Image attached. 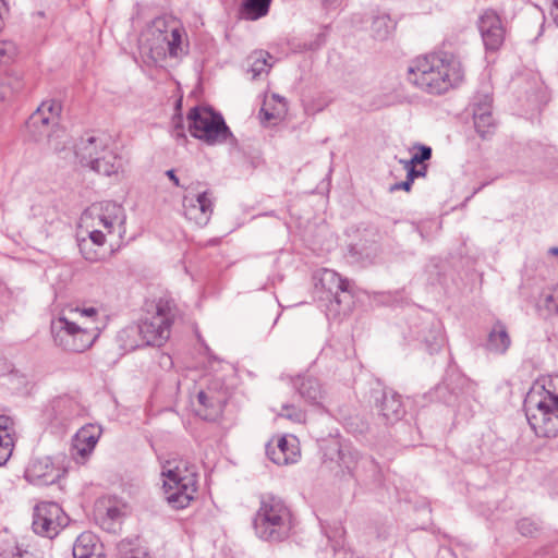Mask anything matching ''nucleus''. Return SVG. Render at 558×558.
Segmentation results:
<instances>
[{
  "label": "nucleus",
  "instance_id": "obj_28",
  "mask_svg": "<svg viewBox=\"0 0 558 558\" xmlns=\"http://www.w3.org/2000/svg\"><path fill=\"white\" fill-rule=\"evenodd\" d=\"M98 550V538L92 532L80 534L73 544L74 558H101Z\"/></svg>",
  "mask_w": 558,
  "mask_h": 558
},
{
  "label": "nucleus",
  "instance_id": "obj_31",
  "mask_svg": "<svg viewBox=\"0 0 558 558\" xmlns=\"http://www.w3.org/2000/svg\"><path fill=\"white\" fill-rule=\"evenodd\" d=\"M117 342L124 352H130L146 345L137 325H130L120 330L117 335Z\"/></svg>",
  "mask_w": 558,
  "mask_h": 558
},
{
  "label": "nucleus",
  "instance_id": "obj_51",
  "mask_svg": "<svg viewBox=\"0 0 558 558\" xmlns=\"http://www.w3.org/2000/svg\"><path fill=\"white\" fill-rule=\"evenodd\" d=\"M411 186H412V182H410L409 179L407 178L405 181L392 184L389 187V191L395 192V191H399V190H404V191L409 192L411 190Z\"/></svg>",
  "mask_w": 558,
  "mask_h": 558
},
{
  "label": "nucleus",
  "instance_id": "obj_33",
  "mask_svg": "<svg viewBox=\"0 0 558 558\" xmlns=\"http://www.w3.org/2000/svg\"><path fill=\"white\" fill-rule=\"evenodd\" d=\"M125 515V505H112L107 508L105 515L101 517L100 524L108 532H116L118 524L122 522Z\"/></svg>",
  "mask_w": 558,
  "mask_h": 558
},
{
  "label": "nucleus",
  "instance_id": "obj_20",
  "mask_svg": "<svg viewBox=\"0 0 558 558\" xmlns=\"http://www.w3.org/2000/svg\"><path fill=\"white\" fill-rule=\"evenodd\" d=\"M165 498L173 509H184L194 499L197 492V480H191L189 476L185 482L177 485L163 483Z\"/></svg>",
  "mask_w": 558,
  "mask_h": 558
},
{
  "label": "nucleus",
  "instance_id": "obj_26",
  "mask_svg": "<svg viewBox=\"0 0 558 558\" xmlns=\"http://www.w3.org/2000/svg\"><path fill=\"white\" fill-rule=\"evenodd\" d=\"M87 233H88V238H78L77 239V244H78L81 254L83 255V257L86 260H88L90 263H96V262L102 260L104 259L102 255L97 250L93 248V245L100 247L105 244V242H106L105 232L100 229H93V230H88Z\"/></svg>",
  "mask_w": 558,
  "mask_h": 558
},
{
  "label": "nucleus",
  "instance_id": "obj_10",
  "mask_svg": "<svg viewBox=\"0 0 558 558\" xmlns=\"http://www.w3.org/2000/svg\"><path fill=\"white\" fill-rule=\"evenodd\" d=\"M172 308L167 301L160 300L156 304V311L148 314L140 325H137L144 343L146 345H162L170 337V327L173 323Z\"/></svg>",
  "mask_w": 558,
  "mask_h": 558
},
{
  "label": "nucleus",
  "instance_id": "obj_36",
  "mask_svg": "<svg viewBox=\"0 0 558 558\" xmlns=\"http://www.w3.org/2000/svg\"><path fill=\"white\" fill-rule=\"evenodd\" d=\"M22 87V81L17 76L0 75V104L10 101Z\"/></svg>",
  "mask_w": 558,
  "mask_h": 558
},
{
  "label": "nucleus",
  "instance_id": "obj_13",
  "mask_svg": "<svg viewBox=\"0 0 558 558\" xmlns=\"http://www.w3.org/2000/svg\"><path fill=\"white\" fill-rule=\"evenodd\" d=\"M61 121L41 117L39 113H32L26 121V129L35 142L46 141L56 151L63 148V142L57 141L64 136Z\"/></svg>",
  "mask_w": 558,
  "mask_h": 558
},
{
  "label": "nucleus",
  "instance_id": "obj_57",
  "mask_svg": "<svg viewBox=\"0 0 558 558\" xmlns=\"http://www.w3.org/2000/svg\"><path fill=\"white\" fill-rule=\"evenodd\" d=\"M549 253L553 254V255H558V247H551L549 250Z\"/></svg>",
  "mask_w": 558,
  "mask_h": 558
},
{
  "label": "nucleus",
  "instance_id": "obj_45",
  "mask_svg": "<svg viewBox=\"0 0 558 558\" xmlns=\"http://www.w3.org/2000/svg\"><path fill=\"white\" fill-rule=\"evenodd\" d=\"M10 418L8 416H0V442H8V447L13 451V438L9 432Z\"/></svg>",
  "mask_w": 558,
  "mask_h": 558
},
{
  "label": "nucleus",
  "instance_id": "obj_12",
  "mask_svg": "<svg viewBox=\"0 0 558 558\" xmlns=\"http://www.w3.org/2000/svg\"><path fill=\"white\" fill-rule=\"evenodd\" d=\"M409 337L429 354L438 352L445 343L441 323L433 316L411 325Z\"/></svg>",
  "mask_w": 558,
  "mask_h": 558
},
{
  "label": "nucleus",
  "instance_id": "obj_43",
  "mask_svg": "<svg viewBox=\"0 0 558 558\" xmlns=\"http://www.w3.org/2000/svg\"><path fill=\"white\" fill-rule=\"evenodd\" d=\"M492 100L493 99L489 94H478L477 96H475L473 104V114L480 112L492 114Z\"/></svg>",
  "mask_w": 558,
  "mask_h": 558
},
{
  "label": "nucleus",
  "instance_id": "obj_19",
  "mask_svg": "<svg viewBox=\"0 0 558 558\" xmlns=\"http://www.w3.org/2000/svg\"><path fill=\"white\" fill-rule=\"evenodd\" d=\"M268 458L278 465L294 463L299 457L298 440L293 436H280L266 447Z\"/></svg>",
  "mask_w": 558,
  "mask_h": 558
},
{
  "label": "nucleus",
  "instance_id": "obj_46",
  "mask_svg": "<svg viewBox=\"0 0 558 558\" xmlns=\"http://www.w3.org/2000/svg\"><path fill=\"white\" fill-rule=\"evenodd\" d=\"M172 123H173V128H172V132H171L172 137L179 144L184 143L186 141V135L184 133V128L182 124V117L180 114L173 117Z\"/></svg>",
  "mask_w": 558,
  "mask_h": 558
},
{
  "label": "nucleus",
  "instance_id": "obj_4",
  "mask_svg": "<svg viewBox=\"0 0 558 558\" xmlns=\"http://www.w3.org/2000/svg\"><path fill=\"white\" fill-rule=\"evenodd\" d=\"M183 33V28L173 21L157 17L143 34L140 40L141 49L155 61L167 56L178 58L184 52L182 47Z\"/></svg>",
  "mask_w": 558,
  "mask_h": 558
},
{
  "label": "nucleus",
  "instance_id": "obj_3",
  "mask_svg": "<svg viewBox=\"0 0 558 558\" xmlns=\"http://www.w3.org/2000/svg\"><path fill=\"white\" fill-rule=\"evenodd\" d=\"M253 526L260 539L281 542L288 538L292 531V513L281 498L271 494L262 495Z\"/></svg>",
  "mask_w": 558,
  "mask_h": 558
},
{
  "label": "nucleus",
  "instance_id": "obj_47",
  "mask_svg": "<svg viewBox=\"0 0 558 558\" xmlns=\"http://www.w3.org/2000/svg\"><path fill=\"white\" fill-rule=\"evenodd\" d=\"M403 168L407 170V178L412 183L416 178L425 177L427 170L426 165L416 168V166L403 163Z\"/></svg>",
  "mask_w": 558,
  "mask_h": 558
},
{
  "label": "nucleus",
  "instance_id": "obj_34",
  "mask_svg": "<svg viewBox=\"0 0 558 558\" xmlns=\"http://www.w3.org/2000/svg\"><path fill=\"white\" fill-rule=\"evenodd\" d=\"M396 28V22L388 14H379L373 19L372 33L379 40L387 39Z\"/></svg>",
  "mask_w": 558,
  "mask_h": 558
},
{
  "label": "nucleus",
  "instance_id": "obj_22",
  "mask_svg": "<svg viewBox=\"0 0 558 558\" xmlns=\"http://www.w3.org/2000/svg\"><path fill=\"white\" fill-rule=\"evenodd\" d=\"M109 138L105 135L82 137L75 145V156L84 167H92L96 157L109 147Z\"/></svg>",
  "mask_w": 558,
  "mask_h": 558
},
{
  "label": "nucleus",
  "instance_id": "obj_16",
  "mask_svg": "<svg viewBox=\"0 0 558 558\" xmlns=\"http://www.w3.org/2000/svg\"><path fill=\"white\" fill-rule=\"evenodd\" d=\"M182 207L185 218L198 227H205L214 213V197L209 191L198 193L196 196L185 194L182 197Z\"/></svg>",
  "mask_w": 558,
  "mask_h": 558
},
{
  "label": "nucleus",
  "instance_id": "obj_37",
  "mask_svg": "<svg viewBox=\"0 0 558 558\" xmlns=\"http://www.w3.org/2000/svg\"><path fill=\"white\" fill-rule=\"evenodd\" d=\"M537 310L545 317L558 314V284L539 298Z\"/></svg>",
  "mask_w": 558,
  "mask_h": 558
},
{
  "label": "nucleus",
  "instance_id": "obj_29",
  "mask_svg": "<svg viewBox=\"0 0 558 558\" xmlns=\"http://www.w3.org/2000/svg\"><path fill=\"white\" fill-rule=\"evenodd\" d=\"M511 339L506 326L497 322L488 333L486 348L488 351L497 354H504L510 347Z\"/></svg>",
  "mask_w": 558,
  "mask_h": 558
},
{
  "label": "nucleus",
  "instance_id": "obj_27",
  "mask_svg": "<svg viewBox=\"0 0 558 558\" xmlns=\"http://www.w3.org/2000/svg\"><path fill=\"white\" fill-rule=\"evenodd\" d=\"M122 168V157L110 147L104 149L102 153L96 157V160H94V163L90 167L95 172L106 177L118 173Z\"/></svg>",
  "mask_w": 558,
  "mask_h": 558
},
{
  "label": "nucleus",
  "instance_id": "obj_8",
  "mask_svg": "<svg viewBox=\"0 0 558 558\" xmlns=\"http://www.w3.org/2000/svg\"><path fill=\"white\" fill-rule=\"evenodd\" d=\"M315 278L316 287L319 286L327 293V315L347 314L352 303L350 282L331 269L319 270Z\"/></svg>",
  "mask_w": 558,
  "mask_h": 558
},
{
  "label": "nucleus",
  "instance_id": "obj_15",
  "mask_svg": "<svg viewBox=\"0 0 558 558\" xmlns=\"http://www.w3.org/2000/svg\"><path fill=\"white\" fill-rule=\"evenodd\" d=\"M228 400V392L219 381H213L197 393V414L204 420H216L221 415Z\"/></svg>",
  "mask_w": 558,
  "mask_h": 558
},
{
  "label": "nucleus",
  "instance_id": "obj_49",
  "mask_svg": "<svg viewBox=\"0 0 558 558\" xmlns=\"http://www.w3.org/2000/svg\"><path fill=\"white\" fill-rule=\"evenodd\" d=\"M287 111V107L282 104V108H275L274 110H268L266 108H262L259 114L263 117L265 121H270L272 119H278Z\"/></svg>",
  "mask_w": 558,
  "mask_h": 558
},
{
  "label": "nucleus",
  "instance_id": "obj_39",
  "mask_svg": "<svg viewBox=\"0 0 558 558\" xmlns=\"http://www.w3.org/2000/svg\"><path fill=\"white\" fill-rule=\"evenodd\" d=\"M474 126L478 135L485 138L487 135H490L495 131V121L493 114L487 113H474Z\"/></svg>",
  "mask_w": 558,
  "mask_h": 558
},
{
  "label": "nucleus",
  "instance_id": "obj_25",
  "mask_svg": "<svg viewBox=\"0 0 558 558\" xmlns=\"http://www.w3.org/2000/svg\"><path fill=\"white\" fill-rule=\"evenodd\" d=\"M80 412L78 404L70 397L54 399L46 411L47 417L56 424H64Z\"/></svg>",
  "mask_w": 558,
  "mask_h": 558
},
{
  "label": "nucleus",
  "instance_id": "obj_40",
  "mask_svg": "<svg viewBox=\"0 0 558 558\" xmlns=\"http://www.w3.org/2000/svg\"><path fill=\"white\" fill-rule=\"evenodd\" d=\"M17 53L19 48L13 40H0V68L13 62Z\"/></svg>",
  "mask_w": 558,
  "mask_h": 558
},
{
  "label": "nucleus",
  "instance_id": "obj_56",
  "mask_svg": "<svg viewBox=\"0 0 558 558\" xmlns=\"http://www.w3.org/2000/svg\"><path fill=\"white\" fill-rule=\"evenodd\" d=\"M125 558H148L146 554L140 551H131Z\"/></svg>",
  "mask_w": 558,
  "mask_h": 558
},
{
  "label": "nucleus",
  "instance_id": "obj_11",
  "mask_svg": "<svg viewBox=\"0 0 558 558\" xmlns=\"http://www.w3.org/2000/svg\"><path fill=\"white\" fill-rule=\"evenodd\" d=\"M68 522V515L57 502H40L34 509L32 526L40 536L53 538Z\"/></svg>",
  "mask_w": 558,
  "mask_h": 558
},
{
  "label": "nucleus",
  "instance_id": "obj_41",
  "mask_svg": "<svg viewBox=\"0 0 558 558\" xmlns=\"http://www.w3.org/2000/svg\"><path fill=\"white\" fill-rule=\"evenodd\" d=\"M279 415L294 423H303L306 418L305 412L293 404H283Z\"/></svg>",
  "mask_w": 558,
  "mask_h": 558
},
{
  "label": "nucleus",
  "instance_id": "obj_44",
  "mask_svg": "<svg viewBox=\"0 0 558 558\" xmlns=\"http://www.w3.org/2000/svg\"><path fill=\"white\" fill-rule=\"evenodd\" d=\"M432 157V148L428 147V146H424V145H421L418 147V151L415 153L410 160H400L401 163H407V165H412V166H416V165H421L430 159Z\"/></svg>",
  "mask_w": 558,
  "mask_h": 558
},
{
  "label": "nucleus",
  "instance_id": "obj_21",
  "mask_svg": "<svg viewBox=\"0 0 558 558\" xmlns=\"http://www.w3.org/2000/svg\"><path fill=\"white\" fill-rule=\"evenodd\" d=\"M376 409L385 423L393 424L400 421L404 413L401 396L391 389H384L375 397Z\"/></svg>",
  "mask_w": 558,
  "mask_h": 558
},
{
  "label": "nucleus",
  "instance_id": "obj_24",
  "mask_svg": "<svg viewBox=\"0 0 558 558\" xmlns=\"http://www.w3.org/2000/svg\"><path fill=\"white\" fill-rule=\"evenodd\" d=\"M293 387L306 403L325 409V391L317 378L311 375L299 376L294 379Z\"/></svg>",
  "mask_w": 558,
  "mask_h": 558
},
{
  "label": "nucleus",
  "instance_id": "obj_54",
  "mask_svg": "<svg viewBox=\"0 0 558 558\" xmlns=\"http://www.w3.org/2000/svg\"><path fill=\"white\" fill-rule=\"evenodd\" d=\"M16 551L12 554V558H33V555L27 550H22L19 547L15 548Z\"/></svg>",
  "mask_w": 558,
  "mask_h": 558
},
{
  "label": "nucleus",
  "instance_id": "obj_18",
  "mask_svg": "<svg viewBox=\"0 0 558 558\" xmlns=\"http://www.w3.org/2000/svg\"><path fill=\"white\" fill-rule=\"evenodd\" d=\"M101 429L99 426L87 424L81 427L72 439L71 457L77 464H84L93 453Z\"/></svg>",
  "mask_w": 558,
  "mask_h": 558
},
{
  "label": "nucleus",
  "instance_id": "obj_35",
  "mask_svg": "<svg viewBox=\"0 0 558 558\" xmlns=\"http://www.w3.org/2000/svg\"><path fill=\"white\" fill-rule=\"evenodd\" d=\"M270 59H272V57L264 50L254 51L250 54V72L252 73L253 78H256L263 73H267L269 71L271 68V64L269 63Z\"/></svg>",
  "mask_w": 558,
  "mask_h": 558
},
{
  "label": "nucleus",
  "instance_id": "obj_5",
  "mask_svg": "<svg viewBox=\"0 0 558 558\" xmlns=\"http://www.w3.org/2000/svg\"><path fill=\"white\" fill-rule=\"evenodd\" d=\"M102 325L72 322L60 316L51 322V335L57 347L68 352L81 353L89 349L99 337Z\"/></svg>",
  "mask_w": 558,
  "mask_h": 558
},
{
  "label": "nucleus",
  "instance_id": "obj_48",
  "mask_svg": "<svg viewBox=\"0 0 558 558\" xmlns=\"http://www.w3.org/2000/svg\"><path fill=\"white\" fill-rule=\"evenodd\" d=\"M518 530L524 536H532L537 527L533 521L524 518L518 522Z\"/></svg>",
  "mask_w": 558,
  "mask_h": 558
},
{
  "label": "nucleus",
  "instance_id": "obj_50",
  "mask_svg": "<svg viewBox=\"0 0 558 558\" xmlns=\"http://www.w3.org/2000/svg\"><path fill=\"white\" fill-rule=\"evenodd\" d=\"M11 449L8 447V442H0V466L3 465L11 457Z\"/></svg>",
  "mask_w": 558,
  "mask_h": 558
},
{
  "label": "nucleus",
  "instance_id": "obj_7",
  "mask_svg": "<svg viewBox=\"0 0 558 558\" xmlns=\"http://www.w3.org/2000/svg\"><path fill=\"white\" fill-rule=\"evenodd\" d=\"M81 219L90 230L100 229L106 235L117 234L122 240L126 233L125 210L116 202L107 201L93 205L84 211Z\"/></svg>",
  "mask_w": 558,
  "mask_h": 558
},
{
  "label": "nucleus",
  "instance_id": "obj_53",
  "mask_svg": "<svg viewBox=\"0 0 558 558\" xmlns=\"http://www.w3.org/2000/svg\"><path fill=\"white\" fill-rule=\"evenodd\" d=\"M553 4L550 8V15L554 20V23L558 26V0H551Z\"/></svg>",
  "mask_w": 558,
  "mask_h": 558
},
{
  "label": "nucleus",
  "instance_id": "obj_42",
  "mask_svg": "<svg viewBox=\"0 0 558 558\" xmlns=\"http://www.w3.org/2000/svg\"><path fill=\"white\" fill-rule=\"evenodd\" d=\"M72 313L80 315V317L83 319L82 323H85L86 325H92L94 322H96L97 324L105 327V324L98 320V310L94 306L82 308L76 307L72 311Z\"/></svg>",
  "mask_w": 558,
  "mask_h": 558
},
{
  "label": "nucleus",
  "instance_id": "obj_1",
  "mask_svg": "<svg viewBox=\"0 0 558 558\" xmlns=\"http://www.w3.org/2000/svg\"><path fill=\"white\" fill-rule=\"evenodd\" d=\"M531 428L538 437L558 436V375L536 380L524 399Z\"/></svg>",
  "mask_w": 558,
  "mask_h": 558
},
{
  "label": "nucleus",
  "instance_id": "obj_14",
  "mask_svg": "<svg viewBox=\"0 0 558 558\" xmlns=\"http://www.w3.org/2000/svg\"><path fill=\"white\" fill-rule=\"evenodd\" d=\"M477 28L486 50L496 51L502 46L506 29L496 11L492 9L483 11L477 20Z\"/></svg>",
  "mask_w": 558,
  "mask_h": 558
},
{
  "label": "nucleus",
  "instance_id": "obj_52",
  "mask_svg": "<svg viewBox=\"0 0 558 558\" xmlns=\"http://www.w3.org/2000/svg\"><path fill=\"white\" fill-rule=\"evenodd\" d=\"M167 178L173 183L174 186L186 189L180 181L174 169H169L165 172Z\"/></svg>",
  "mask_w": 558,
  "mask_h": 558
},
{
  "label": "nucleus",
  "instance_id": "obj_30",
  "mask_svg": "<svg viewBox=\"0 0 558 558\" xmlns=\"http://www.w3.org/2000/svg\"><path fill=\"white\" fill-rule=\"evenodd\" d=\"M339 465L345 469L349 475L355 477L360 463H374L372 459L362 458L356 449L349 445H342L338 450Z\"/></svg>",
  "mask_w": 558,
  "mask_h": 558
},
{
  "label": "nucleus",
  "instance_id": "obj_55",
  "mask_svg": "<svg viewBox=\"0 0 558 558\" xmlns=\"http://www.w3.org/2000/svg\"><path fill=\"white\" fill-rule=\"evenodd\" d=\"M271 98L278 102L277 108H282V104H284L287 106L286 99L283 97H281L280 95L274 94L271 96Z\"/></svg>",
  "mask_w": 558,
  "mask_h": 558
},
{
  "label": "nucleus",
  "instance_id": "obj_38",
  "mask_svg": "<svg viewBox=\"0 0 558 558\" xmlns=\"http://www.w3.org/2000/svg\"><path fill=\"white\" fill-rule=\"evenodd\" d=\"M62 102L57 98H47L40 102L33 113H39L41 117L61 121Z\"/></svg>",
  "mask_w": 558,
  "mask_h": 558
},
{
  "label": "nucleus",
  "instance_id": "obj_32",
  "mask_svg": "<svg viewBox=\"0 0 558 558\" xmlns=\"http://www.w3.org/2000/svg\"><path fill=\"white\" fill-rule=\"evenodd\" d=\"M271 0H244L240 15L246 21H256L268 14Z\"/></svg>",
  "mask_w": 558,
  "mask_h": 558
},
{
  "label": "nucleus",
  "instance_id": "obj_23",
  "mask_svg": "<svg viewBox=\"0 0 558 558\" xmlns=\"http://www.w3.org/2000/svg\"><path fill=\"white\" fill-rule=\"evenodd\" d=\"M161 475L165 477L163 483L177 485L185 482L187 476L197 480V466L185 459L173 458L163 462Z\"/></svg>",
  "mask_w": 558,
  "mask_h": 558
},
{
  "label": "nucleus",
  "instance_id": "obj_17",
  "mask_svg": "<svg viewBox=\"0 0 558 558\" xmlns=\"http://www.w3.org/2000/svg\"><path fill=\"white\" fill-rule=\"evenodd\" d=\"M63 470L57 466L50 457H35L25 470V478L34 485L47 486L54 484L62 475Z\"/></svg>",
  "mask_w": 558,
  "mask_h": 558
},
{
  "label": "nucleus",
  "instance_id": "obj_2",
  "mask_svg": "<svg viewBox=\"0 0 558 558\" xmlns=\"http://www.w3.org/2000/svg\"><path fill=\"white\" fill-rule=\"evenodd\" d=\"M462 78L460 62L447 53L418 57L408 68V81L428 94H442Z\"/></svg>",
  "mask_w": 558,
  "mask_h": 558
},
{
  "label": "nucleus",
  "instance_id": "obj_6",
  "mask_svg": "<svg viewBox=\"0 0 558 558\" xmlns=\"http://www.w3.org/2000/svg\"><path fill=\"white\" fill-rule=\"evenodd\" d=\"M189 128L191 134L207 145L215 146L225 143H235V137L221 113L209 107L198 106L189 111Z\"/></svg>",
  "mask_w": 558,
  "mask_h": 558
},
{
  "label": "nucleus",
  "instance_id": "obj_9",
  "mask_svg": "<svg viewBox=\"0 0 558 558\" xmlns=\"http://www.w3.org/2000/svg\"><path fill=\"white\" fill-rule=\"evenodd\" d=\"M476 385L468 377L457 373H448L446 378L434 389L437 400L445 404L461 409L475 399Z\"/></svg>",
  "mask_w": 558,
  "mask_h": 558
}]
</instances>
